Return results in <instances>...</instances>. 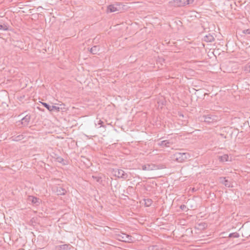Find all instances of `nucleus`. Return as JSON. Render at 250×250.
<instances>
[{
	"label": "nucleus",
	"mask_w": 250,
	"mask_h": 250,
	"mask_svg": "<svg viewBox=\"0 0 250 250\" xmlns=\"http://www.w3.org/2000/svg\"><path fill=\"white\" fill-rule=\"evenodd\" d=\"M123 10V4L121 2H115L107 6V13L120 12Z\"/></svg>",
	"instance_id": "f257e3e1"
},
{
	"label": "nucleus",
	"mask_w": 250,
	"mask_h": 250,
	"mask_svg": "<svg viewBox=\"0 0 250 250\" xmlns=\"http://www.w3.org/2000/svg\"><path fill=\"white\" fill-rule=\"evenodd\" d=\"M190 156L187 152H176L173 155V158L179 163H183L190 158Z\"/></svg>",
	"instance_id": "f03ea898"
},
{
	"label": "nucleus",
	"mask_w": 250,
	"mask_h": 250,
	"mask_svg": "<svg viewBox=\"0 0 250 250\" xmlns=\"http://www.w3.org/2000/svg\"><path fill=\"white\" fill-rule=\"evenodd\" d=\"M118 239L123 242L130 243L133 241V238L130 235L124 233H121L117 235Z\"/></svg>",
	"instance_id": "7ed1b4c3"
},
{
	"label": "nucleus",
	"mask_w": 250,
	"mask_h": 250,
	"mask_svg": "<svg viewBox=\"0 0 250 250\" xmlns=\"http://www.w3.org/2000/svg\"><path fill=\"white\" fill-rule=\"evenodd\" d=\"M201 120L202 121H204L207 123H211L214 121H216V116L211 115L208 114L206 115H204L202 117H201Z\"/></svg>",
	"instance_id": "20e7f679"
},
{
	"label": "nucleus",
	"mask_w": 250,
	"mask_h": 250,
	"mask_svg": "<svg viewBox=\"0 0 250 250\" xmlns=\"http://www.w3.org/2000/svg\"><path fill=\"white\" fill-rule=\"evenodd\" d=\"M114 175L118 178L126 179L128 178V174L123 170L120 169H118L114 170Z\"/></svg>",
	"instance_id": "39448f33"
},
{
	"label": "nucleus",
	"mask_w": 250,
	"mask_h": 250,
	"mask_svg": "<svg viewBox=\"0 0 250 250\" xmlns=\"http://www.w3.org/2000/svg\"><path fill=\"white\" fill-rule=\"evenodd\" d=\"M53 190L58 195H63L66 192V189L61 186H55L53 187Z\"/></svg>",
	"instance_id": "423d86ee"
},
{
	"label": "nucleus",
	"mask_w": 250,
	"mask_h": 250,
	"mask_svg": "<svg viewBox=\"0 0 250 250\" xmlns=\"http://www.w3.org/2000/svg\"><path fill=\"white\" fill-rule=\"evenodd\" d=\"M142 169L144 170H153L159 169L158 166L153 164H148L142 166Z\"/></svg>",
	"instance_id": "0eeeda50"
},
{
	"label": "nucleus",
	"mask_w": 250,
	"mask_h": 250,
	"mask_svg": "<svg viewBox=\"0 0 250 250\" xmlns=\"http://www.w3.org/2000/svg\"><path fill=\"white\" fill-rule=\"evenodd\" d=\"M184 1V0H173L169 1V3L176 7L185 6V3Z\"/></svg>",
	"instance_id": "6e6552de"
},
{
	"label": "nucleus",
	"mask_w": 250,
	"mask_h": 250,
	"mask_svg": "<svg viewBox=\"0 0 250 250\" xmlns=\"http://www.w3.org/2000/svg\"><path fill=\"white\" fill-rule=\"evenodd\" d=\"M28 201L31 202L32 204L36 206L39 205L42 202L41 199L33 196H29L28 197Z\"/></svg>",
	"instance_id": "1a4fd4ad"
},
{
	"label": "nucleus",
	"mask_w": 250,
	"mask_h": 250,
	"mask_svg": "<svg viewBox=\"0 0 250 250\" xmlns=\"http://www.w3.org/2000/svg\"><path fill=\"white\" fill-rule=\"evenodd\" d=\"M30 120H31L30 115L27 114L21 119V124L24 126H27L28 125L29 123L30 122Z\"/></svg>",
	"instance_id": "9d476101"
},
{
	"label": "nucleus",
	"mask_w": 250,
	"mask_h": 250,
	"mask_svg": "<svg viewBox=\"0 0 250 250\" xmlns=\"http://www.w3.org/2000/svg\"><path fill=\"white\" fill-rule=\"evenodd\" d=\"M71 245L69 244H64L62 245H58L55 246V250H70Z\"/></svg>",
	"instance_id": "9b49d317"
},
{
	"label": "nucleus",
	"mask_w": 250,
	"mask_h": 250,
	"mask_svg": "<svg viewBox=\"0 0 250 250\" xmlns=\"http://www.w3.org/2000/svg\"><path fill=\"white\" fill-rule=\"evenodd\" d=\"M220 182L224 185L227 187H230V183L226 179L225 177H220L219 179Z\"/></svg>",
	"instance_id": "f8f14e48"
},
{
	"label": "nucleus",
	"mask_w": 250,
	"mask_h": 250,
	"mask_svg": "<svg viewBox=\"0 0 250 250\" xmlns=\"http://www.w3.org/2000/svg\"><path fill=\"white\" fill-rule=\"evenodd\" d=\"M214 40V37L210 34H208L204 37V41L206 42H212Z\"/></svg>",
	"instance_id": "ddd939ff"
},
{
	"label": "nucleus",
	"mask_w": 250,
	"mask_h": 250,
	"mask_svg": "<svg viewBox=\"0 0 250 250\" xmlns=\"http://www.w3.org/2000/svg\"><path fill=\"white\" fill-rule=\"evenodd\" d=\"M229 156L227 154H224L222 156H218V160L222 162H227L229 161Z\"/></svg>",
	"instance_id": "4468645a"
},
{
	"label": "nucleus",
	"mask_w": 250,
	"mask_h": 250,
	"mask_svg": "<svg viewBox=\"0 0 250 250\" xmlns=\"http://www.w3.org/2000/svg\"><path fill=\"white\" fill-rule=\"evenodd\" d=\"M171 143L168 140H164L159 143L158 145L162 146H169Z\"/></svg>",
	"instance_id": "2eb2a0df"
},
{
	"label": "nucleus",
	"mask_w": 250,
	"mask_h": 250,
	"mask_svg": "<svg viewBox=\"0 0 250 250\" xmlns=\"http://www.w3.org/2000/svg\"><path fill=\"white\" fill-rule=\"evenodd\" d=\"M99 50H100V47L99 46L95 45V46H93L91 48L90 52L93 54H96L98 52Z\"/></svg>",
	"instance_id": "dca6fc26"
},
{
	"label": "nucleus",
	"mask_w": 250,
	"mask_h": 250,
	"mask_svg": "<svg viewBox=\"0 0 250 250\" xmlns=\"http://www.w3.org/2000/svg\"><path fill=\"white\" fill-rule=\"evenodd\" d=\"M145 205L146 207H149L152 203V200L150 199H145L144 200Z\"/></svg>",
	"instance_id": "f3484780"
},
{
	"label": "nucleus",
	"mask_w": 250,
	"mask_h": 250,
	"mask_svg": "<svg viewBox=\"0 0 250 250\" xmlns=\"http://www.w3.org/2000/svg\"><path fill=\"white\" fill-rule=\"evenodd\" d=\"M0 30L3 31H6L8 30V26L4 23H0Z\"/></svg>",
	"instance_id": "a211bd4d"
},
{
	"label": "nucleus",
	"mask_w": 250,
	"mask_h": 250,
	"mask_svg": "<svg viewBox=\"0 0 250 250\" xmlns=\"http://www.w3.org/2000/svg\"><path fill=\"white\" fill-rule=\"evenodd\" d=\"M229 237H233V238H238L239 237V234L237 232H233L229 234Z\"/></svg>",
	"instance_id": "6ab92c4d"
},
{
	"label": "nucleus",
	"mask_w": 250,
	"mask_h": 250,
	"mask_svg": "<svg viewBox=\"0 0 250 250\" xmlns=\"http://www.w3.org/2000/svg\"><path fill=\"white\" fill-rule=\"evenodd\" d=\"M42 105L46 108L49 111H51V106L46 103H42Z\"/></svg>",
	"instance_id": "aec40b11"
},
{
	"label": "nucleus",
	"mask_w": 250,
	"mask_h": 250,
	"mask_svg": "<svg viewBox=\"0 0 250 250\" xmlns=\"http://www.w3.org/2000/svg\"><path fill=\"white\" fill-rule=\"evenodd\" d=\"M60 109V108L59 106H55V105H52L51 106V111H59Z\"/></svg>",
	"instance_id": "412c9836"
},
{
	"label": "nucleus",
	"mask_w": 250,
	"mask_h": 250,
	"mask_svg": "<svg viewBox=\"0 0 250 250\" xmlns=\"http://www.w3.org/2000/svg\"><path fill=\"white\" fill-rule=\"evenodd\" d=\"M195 0H184L185 6L187 5H190L193 3Z\"/></svg>",
	"instance_id": "4be33fe9"
},
{
	"label": "nucleus",
	"mask_w": 250,
	"mask_h": 250,
	"mask_svg": "<svg viewBox=\"0 0 250 250\" xmlns=\"http://www.w3.org/2000/svg\"><path fill=\"white\" fill-rule=\"evenodd\" d=\"M92 178L94 179L97 182L101 183H102V178L100 177H97L95 176H92Z\"/></svg>",
	"instance_id": "5701e85b"
},
{
	"label": "nucleus",
	"mask_w": 250,
	"mask_h": 250,
	"mask_svg": "<svg viewBox=\"0 0 250 250\" xmlns=\"http://www.w3.org/2000/svg\"><path fill=\"white\" fill-rule=\"evenodd\" d=\"M22 138V135H19L15 137L13 140L17 141L21 140Z\"/></svg>",
	"instance_id": "b1692460"
},
{
	"label": "nucleus",
	"mask_w": 250,
	"mask_h": 250,
	"mask_svg": "<svg viewBox=\"0 0 250 250\" xmlns=\"http://www.w3.org/2000/svg\"><path fill=\"white\" fill-rule=\"evenodd\" d=\"M243 33L245 34H250V29H248L246 30H244L243 31Z\"/></svg>",
	"instance_id": "393cba45"
},
{
	"label": "nucleus",
	"mask_w": 250,
	"mask_h": 250,
	"mask_svg": "<svg viewBox=\"0 0 250 250\" xmlns=\"http://www.w3.org/2000/svg\"><path fill=\"white\" fill-rule=\"evenodd\" d=\"M103 123H104V122L103 121H102L101 120H99L98 121L97 124H96V125H100L101 126L104 127V126L103 125Z\"/></svg>",
	"instance_id": "a878e982"
},
{
	"label": "nucleus",
	"mask_w": 250,
	"mask_h": 250,
	"mask_svg": "<svg viewBox=\"0 0 250 250\" xmlns=\"http://www.w3.org/2000/svg\"><path fill=\"white\" fill-rule=\"evenodd\" d=\"M245 70L248 71L250 73V65H248L246 66L245 67Z\"/></svg>",
	"instance_id": "bb28decb"
},
{
	"label": "nucleus",
	"mask_w": 250,
	"mask_h": 250,
	"mask_svg": "<svg viewBox=\"0 0 250 250\" xmlns=\"http://www.w3.org/2000/svg\"><path fill=\"white\" fill-rule=\"evenodd\" d=\"M156 248V246H151L148 248L149 250H155V249Z\"/></svg>",
	"instance_id": "cd10ccee"
},
{
	"label": "nucleus",
	"mask_w": 250,
	"mask_h": 250,
	"mask_svg": "<svg viewBox=\"0 0 250 250\" xmlns=\"http://www.w3.org/2000/svg\"><path fill=\"white\" fill-rule=\"evenodd\" d=\"M186 208V206L185 205H183L181 206V208L182 209H184Z\"/></svg>",
	"instance_id": "c85d7f7f"
},
{
	"label": "nucleus",
	"mask_w": 250,
	"mask_h": 250,
	"mask_svg": "<svg viewBox=\"0 0 250 250\" xmlns=\"http://www.w3.org/2000/svg\"><path fill=\"white\" fill-rule=\"evenodd\" d=\"M60 159L61 160H63V159H62V158H60Z\"/></svg>",
	"instance_id": "c756f323"
}]
</instances>
